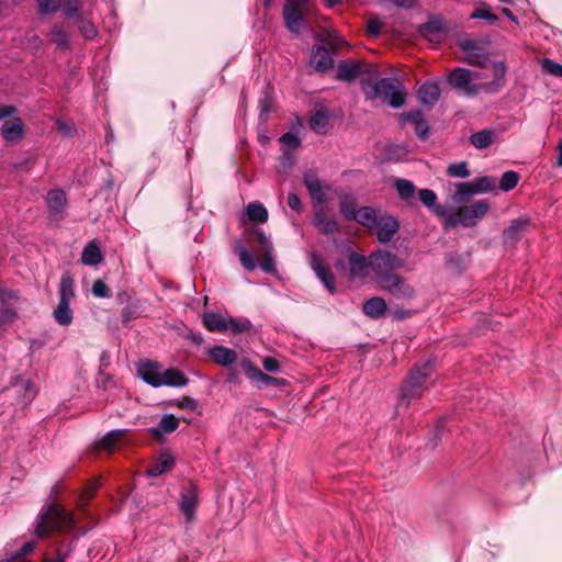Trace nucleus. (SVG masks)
<instances>
[{"instance_id": "09e8293b", "label": "nucleus", "mask_w": 562, "mask_h": 562, "mask_svg": "<svg viewBox=\"0 0 562 562\" xmlns=\"http://www.w3.org/2000/svg\"><path fill=\"white\" fill-rule=\"evenodd\" d=\"M78 29L82 36L87 40H91L97 35V29L94 25L90 21L82 18L78 20Z\"/></svg>"}, {"instance_id": "3c124183", "label": "nucleus", "mask_w": 562, "mask_h": 562, "mask_svg": "<svg viewBox=\"0 0 562 562\" xmlns=\"http://www.w3.org/2000/svg\"><path fill=\"white\" fill-rule=\"evenodd\" d=\"M15 387H19L24 391L23 403H30L35 397V390L30 380H21L15 384Z\"/></svg>"}, {"instance_id": "0eeeda50", "label": "nucleus", "mask_w": 562, "mask_h": 562, "mask_svg": "<svg viewBox=\"0 0 562 562\" xmlns=\"http://www.w3.org/2000/svg\"><path fill=\"white\" fill-rule=\"evenodd\" d=\"M375 66L363 60L340 61L337 66V78L342 81L360 79L362 90L364 85L374 76Z\"/></svg>"}, {"instance_id": "c9c22d12", "label": "nucleus", "mask_w": 562, "mask_h": 562, "mask_svg": "<svg viewBox=\"0 0 562 562\" xmlns=\"http://www.w3.org/2000/svg\"><path fill=\"white\" fill-rule=\"evenodd\" d=\"M127 434L126 429H115L105 435L98 443L99 449L111 451Z\"/></svg>"}, {"instance_id": "052dcab7", "label": "nucleus", "mask_w": 562, "mask_h": 562, "mask_svg": "<svg viewBox=\"0 0 562 562\" xmlns=\"http://www.w3.org/2000/svg\"><path fill=\"white\" fill-rule=\"evenodd\" d=\"M16 318V312L12 308H0V326L9 325Z\"/></svg>"}, {"instance_id": "9d476101", "label": "nucleus", "mask_w": 562, "mask_h": 562, "mask_svg": "<svg viewBox=\"0 0 562 562\" xmlns=\"http://www.w3.org/2000/svg\"><path fill=\"white\" fill-rule=\"evenodd\" d=\"M380 286L396 300H411L416 294L415 289L398 274L385 278Z\"/></svg>"}, {"instance_id": "69168bd1", "label": "nucleus", "mask_w": 562, "mask_h": 562, "mask_svg": "<svg viewBox=\"0 0 562 562\" xmlns=\"http://www.w3.org/2000/svg\"><path fill=\"white\" fill-rule=\"evenodd\" d=\"M280 142L290 148H296L300 145V139L292 133H285L280 137Z\"/></svg>"}, {"instance_id": "aec40b11", "label": "nucleus", "mask_w": 562, "mask_h": 562, "mask_svg": "<svg viewBox=\"0 0 562 562\" xmlns=\"http://www.w3.org/2000/svg\"><path fill=\"white\" fill-rule=\"evenodd\" d=\"M440 97V88L437 82H425L418 90L419 102L427 106H432Z\"/></svg>"}, {"instance_id": "a18cd8bd", "label": "nucleus", "mask_w": 562, "mask_h": 562, "mask_svg": "<svg viewBox=\"0 0 562 562\" xmlns=\"http://www.w3.org/2000/svg\"><path fill=\"white\" fill-rule=\"evenodd\" d=\"M447 175L450 177H456V178H461V179L468 178L470 176V171L468 169V162L461 161V162H456V164L449 165V167L447 169Z\"/></svg>"}, {"instance_id": "c756f323", "label": "nucleus", "mask_w": 562, "mask_h": 562, "mask_svg": "<svg viewBox=\"0 0 562 562\" xmlns=\"http://www.w3.org/2000/svg\"><path fill=\"white\" fill-rule=\"evenodd\" d=\"M203 324L211 331H226L228 330L227 318L217 313H205L203 315Z\"/></svg>"}, {"instance_id": "e433bc0d", "label": "nucleus", "mask_w": 562, "mask_h": 562, "mask_svg": "<svg viewBox=\"0 0 562 562\" xmlns=\"http://www.w3.org/2000/svg\"><path fill=\"white\" fill-rule=\"evenodd\" d=\"M359 224L366 227H373L375 226L378 218H376V212L374 209L370 206H363L357 210L356 216L353 218Z\"/></svg>"}, {"instance_id": "473e14b6", "label": "nucleus", "mask_w": 562, "mask_h": 562, "mask_svg": "<svg viewBox=\"0 0 562 562\" xmlns=\"http://www.w3.org/2000/svg\"><path fill=\"white\" fill-rule=\"evenodd\" d=\"M47 205L52 213H60L66 205V194L63 190H52L47 194Z\"/></svg>"}, {"instance_id": "6e6552de", "label": "nucleus", "mask_w": 562, "mask_h": 562, "mask_svg": "<svg viewBox=\"0 0 562 562\" xmlns=\"http://www.w3.org/2000/svg\"><path fill=\"white\" fill-rule=\"evenodd\" d=\"M307 10V0H285L283 5V20L285 27L299 34L305 27L304 14Z\"/></svg>"}, {"instance_id": "6ab92c4d", "label": "nucleus", "mask_w": 562, "mask_h": 562, "mask_svg": "<svg viewBox=\"0 0 562 562\" xmlns=\"http://www.w3.org/2000/svg\"><path fill=\"white\" fill-rule=\"evenodd\" d=\"M311 64L317 71L325 72L333 67L334 60L325 47L317 46L312 50Z\"/></svg>"}, {"instance_id": "de8ad7c7", "label": "nucleus", "mask_w": 562, "mask_h": 562, "mask_svg": "<svg viewBox=\"0 0 562 562\" xmlns=\"http://www.w3.org/2000/svg\"><path fill=\"white\" fill-rule=\"evenodd\" d=\"M340 213L347 220H353L357 213V205L352 199L346 198L340 202Z\"/></svg>"}, {"instance_id": "f704fd0d", "label": "nucleus", "mask_w": 562, "mask_h": 562, "mask_svg": "<svg viewBox=\"0 0 562 562\" xmlns=\"http://www.w3.org/2000/svg\"><path fill=\"white\" fill-rule=\"evenodd\" d=\"M475 190L473 182H459L454 183V192L451 195V199L456 203L465 202L471 195H474Z\"/></svg>"}, {"instance_id": "39448f33", "label": "nucleus", "mask_w": 562, "mask_h": 562, "mask_svg": "<svg viewBox=\"0 0 562 562\" xmlns=\"http://www.w3.org/2000/svg\"><path fill=\"white\" fill-rule=\"evenodd\" d=\"M432 372V363L427 361L416 367L405 381L398 398V406L408 407L412 400L419 398L427 389L426 382Z\"/></svg>"}, {"instance_id": "4be33fe9", "label": "nucleus", "mask_w": 562, "mask_h": 562, "mask_svg": "<svg viewBox=\"0 0 562 562\" xmlns=\"http://www.w3.org/2000/svg\"><path fill=\"white\" fill-rule=\"evenodd\" d=\"M529 221L517 218L510 222V225L504 231L503 237L506 244H515L526 231Z\"/></svg>"}, {"instance_id": "4468645a", "label": "nucleus", "mask_w": 562, "mask_h": 562, "mask_svg": "<svg viewBox=\"0 0 562 562\" xmlns=\"http://www.w3.org/2000/svg\"><path fill=\"white\" fill-rule=\"evenodd\" d=\"M419 33L428 42L439 44L445 41L447 32L443 22L439 19H431L420 26Z\"/></svg>"}, {"instance_id": "8fccbe9b", "label": "nucleus", "mask_w": 562, "mask_h": 562, "mask_svg": "<svg viewBox=\"0 0 562 562\" xmlns=\"http://www.w3.org/2000/svg\"><path fill=\"white\" fill-rule=\"evenodd\" d=\"M541 66L544 72L550 74L554 77H562V65L555 63L552 59L544 58L541 61Z\"/></svg>"}, {"instance_id": "bb28decb", "label": "nucleus", "mask_w": 562, "mask_h": 562, "mask_svg": "<svg viewBox=\"0 0 562 562\" xmlns=\"http://www.w3.org/2000/svg\"><path fill=\"white\" fill-rule=\"evenodd\" d=\"M103 259L100 247L94 240L89 241L81 254V262L86 266H95Z\"/></svg>"}, {"instance_id": "864d4df0", "label": "nucleus", "mask_w": 562, "mask_h": 562, "mask_svg": "<svg viewBox=\"0 0 562 562\" xmlns=\"http://www.w3.org/2000/svg\"><path fill=\"white\" fill-rule=\"evenodd\" d=\"M252 234L256 238V240L258 241V244L260 245V251H268V250H273V246L269 239V237L259 228H256L252 231Z\"/></svg>"}, {"instance_id": "f03ea898", "label": "nucleus", "mask_w": 562, "mask_h": 562, "mask_svg": "<svg viewBox=\"0 0 562 562\" xmlns=\"http://www.w3.org/2000/svg\"><path fill=\"white\" fill-rule=\"evenodd\" d=\"M363 92L367 99H381L394 109L403 106L406 99L403 83L396 78H380L376 68L374 76L364 85Z\"/></svg>"}, {"instance_id": "c03bdc74", "label": "nucleus", "mask_w": 562, "mask_h": 562, "mask_svg": "<svg viewBox=\"0 0 562 562\" xmlns=\"http://www.w3.org/2000/svg\"><path fill=\"white\" fill-rule=\"evenodd\" d=\"M50 40L60 48H66L68 46V33L60 26H53L50 31Z\"/></svg>"}, {"instance_id": "774afa93", "label": "nucleus", "mask_w": 562, "mask_h": 562, "mask_svg": "<svg viewBox=\"0 0 562 562\" xmlns=\"http://www.w3.org/2000/svg\"><path fill=\"white\" fill-rule=\"evenodd\" d=\"M288 205H289L293 211H295V212H301V210H302V203H301V200H300V198H299L295 193H293V192L289 193V195H288Z\"/></svg>"}, {"instance_id": "f257e3e1", "label": "nucleus", "mask_w": 562, "mask_h": 562, "mask_svg": "<svg viewBox=\"0 0 562 562\" xmlns=\"http://www.w3.org/2000/svg\"><path fill=\"white\" fill-rule=\"evenodd\" d=\"M506 69L504 61H494L492 63L493 79L488 82H476L479 75L458 67L449 74L447 81L459 93L467 97H475L481 92L496 93L505 86Z\"/></svg>"}, {"instance_id": "603ef678", "label": "nucleus", "mask_w": 562, "mask_h": 562, "mask_svg": "<svg viewBox=\"0 0 562 562\" xmlns=\"http://www.w3.org/2000/svg\"><path fill=\"white\" fill-rule=\"evenodd\" d=\"M71 544H72V540H70L67 546H64V544L58 546L56 548V555L57 557L55 559L46 558L44 560V562H65L67 557H68V554L72 550Z\"/></svg>"}, {"instance_id": "c85d7f7f", "label": "nucleus", "mask_w": 562, "mask_h": 562, "mask_svg": "<svg viewBox=\"0 0 562 562\" xmlns=\"http://www.w3.org/2000/svg\"><path fill=\"white\" fill-rule=\"evenodd\" d=\"M386 302L384 299L374 296L363 304V313L371 318H380L386 312Z\"/></svg>"}, {"instance_id": "1a4fd4ad", "label": "nucleus", "mask_w": 562, "mask_h": 562, "mask_svg": "<svg viewBox=\"0 0 562 562\" xmlns=\"http://www.w3.org/2000/svg\"><path fill=\"white\" fill-rule=\"evenodd\" d=\"M458 45L464 54V61L475 67L487 68L490 55L483 44L471 38H463L459 41Z\"/></svg>"}, {"instance_id": "cd10ccee", "label": "nucleus", "mask_w": 562, "mask_h": 562, "mask_svg": "<svg viewBox=\"0 0 562 562\" xmlns=\"http://www.w3.org/2000/svg\"><path fill=\"white\" fill-rule=\"evenodd\" d=\"M160 381L167 386H186L189 382L188 378L178 369L170 368L161 372Z\"/></svg>"}, {"instance_id": "79ce46f5", "label": "nucleus", "mask_w": 562, "mask_h": 562, "mask_svg": "<svg viewBox=\"0 0 562 562\" xmlns=\"http://www.w3.org/2000/svg\"><path fill=\"white\" fill-rule=\"evenodd\" d=\"M310 125L313 131L316 133H324L328 125V116L322 112L317 111L310 120Z\"/></svg>"}, {"instance_id": "412c9836", "label": "nucleus", "mask_w": 562, "mask_h": 562, "mask_svg": "<svg viewBox=\"0 0 562 562\" xmlns=\"http://www.w3.org/2000/svg\"><path fill=\"white\" fill-rule=\"evenodd\" d=\"M179 427V419L173 415H164L156 427L149 429V434L155 438H160L165 434H171Z\"/></svg>"}, {"instance_id": "7c9ffc66", "label": "nucleus", "mask_w": 562, "mask_h": 562, "mask_svg": "<svg viewBox=\"0 0 562 562\" xmlns=\"http://www.w3.org/2000/svg\"><path fill=\"white\" fill-rule=\"evenodd\" d=\"M75 297V281L72 277L66 272L61 276L59 283V302L70 303Z\"/></svg>"}, {"instance_id": "2f4dec72", "label": "nucleus", "mask_w": 562, "mask_h": 562, "mask_svg": "<svg viewBox=\"0 0 562 562\" xmlns=\"http://www.w3.org/2000/svg\"><path fill=\"white\" fill-rule=\"evenodd\" d=\"M246 214L250 222L266 223L268 221V211L265 205L258 201L250 202L247 205Z\"/></svg>"}, {"instance_id": "9b49d317", "label": "nucleus", "mask_w": 562, "mask_h": 562, "mask_svg": "<svg viewBox=\"0 0 562 562\" xmlns=\"http://www.w3.org/2000/svg\"><path fill=\"white\" fill-rule=\"evenodd\" d=\"M240 367L247 378L255 383L259 389L266 386H282L285 385L284 379L274 378L263 373L258 367H256L250 360H244Z\"/></svg>"}, {"instance_id": "e2e57ef3", "label": "nucleus", "mask_w": 562, "mask_h": 562, "mask_svg": "<svg viewBox=\"0 0 562 562\" xmlns=\"http://www.w3.org/2000/svg\"><path fill=\"white\" fill-rule=\"evenodd\" d=\"M178 407L188 409V411H195L198 407V403L194 398L190 396H183L181 400L177 402Z\"/></svg>"}, {"instance_id": "4c0bfd02", "label": "nucleus", "mask_w": 562, "mask_h": 562, "mask_svg": "<svg viewBox=\"0 0 562 562\" xmlns=\"http://www.w3.org/2000/svg\"><path fill=\"white\" fill-rule=\"evenodd\" d=\"M69 305L70 303L58 302V305L54 311V317L61 326H68L72 322V312Z\"/></svg>"}, {"instance_id": "6e6d98bb", "label": "nucleus", "mask_w": 562, "mask_h": 562, "mask_svg": "<svg viewBox=\"0 0 562 562\" xmlns=\"http://www.w3.org/2000/svg\"><path fill=\"white\" fill-rule=\"evenodd\" d=\"M424 116L423 112L419 110H412L408 112H404L400 114V120L402 123H412L417 125L419 120Z\"/></svg>"}, {"instance_id": "13d9d810", "label": "nucleus", "mask_w": 562, "mask_h": 562, "mask_svg": "<svg viewBox=\"0 0 562 562\" xmlns=\"http://www.w3.org/2000/svg\"><path fill=\"white\" fill-rule=\"evenodd\" d=\"M227 322H228V330H231L232 333H235V334L243 333V331L247 330L250 326L249 321L238 322L231 317V318H227Z\"/></svg>"}, {"instance_id": "bf43d9fd", "label": "nucleus", "mask_w": 562, "mask_h": 562, "mask_svg": "<svg viewBox=\"0 0 562 562\" xmlns=\"http://www.w3.org/2000/svg\"><path fill=\"white\" fill-rule=\"evenodd\" d=\"M273 250L262 251L261 269L265 272H272L274 270V260L272 256Z\"/></svg>"}, {"instance_id": "ddd939ff", "label": "nucleus", "mask_w": 562, "mask_h": 562, "mask_svg": "<svg viewBox=\"0 0 562 562\" xmlns=\"http://www.w3.org/2000/svg\"><path fill=\"white\" fill-rule=\"evenodd\" d=\"M196 506L198 487L193 484H190L182 491L179 503L180 510L184 515L187 522H191L194 519Z\"/></svg>"}, {"instance_id": "b1692460", "label": "nucleus", "mask_w": 562, "mask_h": 562, "mask_svg": "<svg viewBox=\"0 0 562 562\" xmlns=\"http://www.w3.org/2000/svg\"><path fill=\"white\" fill-rule=\"evenodd\" d=\"M350 276L352 278H363L367 276L369 258L358 252H351L349 256Z\"/></svg>"}, {"instance_id": "4d7b16f0", "label": "nucleus", "mask_w": 562, "mask_h": 562, "mask_svg": "<svg viewBox=\"0 0 562 562\" xmlns=\"http://www.w3.org/2000/svg\"><path fill=\"white\" fill-rule=\"evenodd\" d=\"M91 291L97 297H109L111 295L109 286L102 280H95Z\"/></svg>"}, {"instance_id": "72a5a7b5", "label": "nucleus", "mask_w": 562, "mask_h": 562, "mask_svg": "<svg viewBox=\"0 0 562 562\" xmlns=\"http://www.w3.org/2000/svg\"><path fill=\"white\" fill-rule=\"evenodd\" d=\"M175 464V460L172 457L164 454L160 457L158 461H156L154 464H151L147 470L146 474L148 476H158L160 474L166 473L167 471L171 470Z\"/></svg>"}, {"instance_id": "20e7f679", "label": "nucleus", "mask_w": 562, "mask_h": 562, "mask_svg": "<svg viewBox=\"0 0 562 562\" xmlns=\"http://www.w3.org/2000/svg\"><path fill=\"white\" fill-rule=\"evenodd\" d=\"M491 210L488 200H477L470 205L459 207L456 212H449L445 215L443 228L446 231L462 225L463 227H473L483 220Z\"/></svg>"}, {"instance_id": "393cba45", "label": "nucleus", "mask_w": 562, "mask_h": 562, "mask_svg": "<svg viewBox=\"0 0 562 562\" xmlns=\"http://www.w3.org/2000/svg\"><path fill=\"white\" fill-rule=\"evenodd\" d=\"M418 196L420 202L430 209L436 215L442 217V223L445 222V215H447L448 212L443 209V206L437 204V195L435 191L430 189H422L418 192Z\"/></svg>"}, {"instance_id": "37998d69", "label": "nucleus", "mask_w": 562, "mask_h": 562, "mask_svg": "<svg viewBox=\"0 0 562 562\" xmlns=\"http://www.w3.org/2000/svg\"><path fill=\"white\" fill-rule=\"evenodd\" d=\"M518 181L519 175L517 172L506 171L502 176L499 188L505 192L510 191L518 184Z\"/></svg>"}, {"instance_id": "680f3d73", "label": "nucleus", "mask_w": 562, "mask_h": 562, "mask_svg": "<svg viewBox=\"0 0 562 562\" xmlns=\"http://www.w3.org/2000/svg\"><path fill=\"white\" fill-rule=\"evenodd\" d=\"M304 184H305V187H306V189L308 190L310 193L322 187L321 186V181L313 173H306L305 175V177H304Z\"/></svg>"}, {"instance_id": "5701e85b", "label": "nucleus", "mask_w": 562, "mask_h": 562, "mask_svg": "<svg viewBox=\"0 0 562 562\" xmlns=\"http://www.w3.org/2000/svg\"><path fill=\"white\" fill-rule=\"evenodd\" d=\"M210 356L220 366L228 367L237 360L235 350L224 346H215L210 350Z\"/></svg>"}, {"instance_id": "dca6fc26", "label": "nucleus", "mask_w": 562, "mask_h": 562, "mask_svg": "<svg viewBox=\"0 0 562 562\" xmlns=\"http://www.w3.org/2000/svg\"><path fill=\"white\" fill-rule=\"evenodd\" d=\"M0 132L5 142L14 143L24 135V124L20 117L4 120Z\"/></svg>"}, {"instance_id": "a878e982", "label": "nucleus", "mask_w": 562, "mask_h": 562, "mask_svg": "<svg viewBox=\"0 0 562 562\" xmlns=\"http://www.w3.org/2000/svg\"><path fill=\"white\" fill-rule=\"evenodd\" d=\"M496 132L492 128H484L473 133L469 140L477 149H485L496 140Z\"/></svg>"}, {"instance_id": "58836bf2", "label": "nucleus", "mask_w": 562, "mask_h": 562, "mask_svg": "<svg viewBox=\"0 0 562 562\" xmlns=\"http://www.w3.org/2000/svg\"><path fill=\"white\" fill-rule=\"evenodd\" d=\"M235 252L238 255L241 266L249 271H252L257 267L256 259L250 255L245 246L238 244L235 247Z\"/></svg>"}, {"instance_id": "0e129e2a", "label": "nucleus", "mask_w": 562, "mask_h": 562, "mask_svg": "<svg viewBox=\"0 0 562 562\" xmlns=\"http://www.w3.org/2000/svg\"><path fill=\"white\" fill-rule=\"evenodd\" d=\"M495 60H488L487 68H482V70H472V74H476L480 77L476 82H487L486 79L491 76L493 78L492 63Z\"/></svg>"}, {"instance_id": "338daca9", "label": "nucleus", "mask_w": 562, "mask_h": 562, "mask_svg": "<svg viewBox=\"0 0 562 562\" xmlns=\"http://www.w3.org/2000/svg\"><path fill=\"white\" fill-rule=\"evenodd\" d=\"M262 366L268 372H278L280 369L279 361L276 358L267 357L262 361Z\"/></svg>"}, {"instance_id": "ea45409f", "label": "nucleus", "mask_w": 562, "mask_h": 562, "mask_svg": "<svg viewBox=\"0 0 562 562\" xmlns=\"http://www.w3.org/2000/svg\"><path fill=\"white\" fill-rule=\"evenodd\" d=\"M395 188L401 199L406 201L414 199L415 186L412 181L398 179L395 182Z\"/></svg>"}, {"instance_id": "2eb2a0df", "label": "nucleus", "mask_w": 562, "mask_h": 562, "mask_svg": "<svg viewBox=\"0 0 562 562\" xmlns=\"http://www.w3.org/2000/svg\"><path fill=\"white\" fill-rule=\"evenodd\" d=\"M376 238L380 243H389L397 233L400 225L393 216H381L376 224Z\"/></svg>"}, {"instance_id": "f8f14e48", "label": "nucleus", "mask_w": 562, "mask_h": 562, "mask_svg": "<svg viewBox=\"0 0 562 562\" xmlns=\"http://www.w3.org/2000/svg\"><path fill=\"white\" fill-rule=\"evenodd\" d=\"M311 267L316 273L317 278L323 282L326 289L334 294L336 292L335 277L330 269L325 265L323 258L315 254H311Z\"/></svg>"}, {"instance_id": "a211bd4d", "label": "nucleus", "mask_w": 562, "mask_h": 562, "mask_svg": "<svg viewBox=\"0 0 562 562\" xmlns=\"http://www.w3.org/2000/svg\"><path fill=\"white\" fill-rule=\"evenodd\" d=\"M313 223L318 232L324 235H333L340 229L338 222L335 217L329 216L325 209L316 211Z\"/></svg>"}, {"instance_id": "a19ab883", "label": "nucleus", "mask_w": 562, "mask_h": 562, "mask_svg": "<svg viewBox=\"0 0 562 562\" xmlns=\"http://www.w3.org/2000/svg\"><path fill=\"white\" fill-rule=\"evenodd\" d=\"M472 182L476 194L490 192L496 188V179L493 177H480Z\"/></svg>"}, {"instance_id": "7ed1b4c3", "label": "nucleus", "mask_w": 562, "mask_h": 562, "mask_svg": "<svg viewBox=\"0 0 562 562\" xmlns=\"http://www.w3.org/2000/svg\"><path fill=\"white\" fill-rule=\"evenodd\" d=\"M75 526V519L70 512H67L58 504H49L42 508L35 532L38 538H46L53 531H67Z\"/></svg>"}, {"instance_id": "423d86ee", "label": "nucleus", "mask_w": 562, "mask_h": 562, "mask_svg": "<svg viewBox=\"0 0 562 562\" xmlns=\"http://www.w3.org/2000/svg\"><path fill=\"white\" fill-rule=\"evenodd\" d=\"M369 265L380 284L385 281V278L396 276L392 272L402 269L405 266V260L387 250H376L370 255Z\"/></svg>"}, {"instance_id": "49530a36", "label": "nucleus", "mask_w": 562, "mask_h": 562, "mask_svg": "<svg viewBox=\"0 0 562 562\" xmlns=\"http://www.w3.org/2000/svg\"><path fill=\"white\" fill-rule=\"evenodd\" d=\"M472 19H484L488 21L491 24H495L498 21L496 14H494L486 3H482L480 8H477L472 14Z\"/></svg>"}, {"instance_id": "f3484780", "label": "nucleus", "mask_w": 562, "mask_h": 562, "mask_svg": "<svg viewBox=\"0 0 562 562\" xmlns=\"http://www.w3.org/2000/svg\"><path fill=\"white\" fill-rule=\"evenodd\" d=\"M160 366L153 361H143L138 366L139 376L149 385L154 387L162 386L160 381L161 372L159 371Z\"/></svg>"}, {"instance_id": "5fc2aeb1", "label": "nucleus", "mask_w": 562, "mask_h": 562, "mask_svg": "<svg viewBox=\"0 0 562 562\" xmlns=\"http://www.w3.org/2000/svg\"><path fill=\"white\" fill-rule=\"evenodd\" d=\"M36 2L42 13L56 12L61 4V0H36Z\"/></svg>"}]
</instances>
